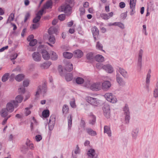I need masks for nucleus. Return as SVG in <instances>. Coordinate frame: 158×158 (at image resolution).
Here are the masks:
<instances>
[{
  "instance_id": "nucleus-1",
  "label": "nucleus",
  "mask_w": 158,
  "mask_h": 158,
  "mask_svg": "<svg viewBox=\"0 0 158 158\" xmlns=\"http://www.w3.org/2000/svg\"><path fill=\"white\" fill-rule=\"evenodd\" d=\"M47 49L48 47L45 45H40L38 48V51L41 53L43 58L45 60H48L50 58V55L47 51Z\"/></svg>"
},
{
  "instance_id": "nucleus-2",
  "label": "nucleus",
  "mask_w": 158,
  "mask_h": 158,
  "mask_svg": "<svg viewBox=\"0 0 158 158\" xmlns=\"http://www.w3.org/2000/svg\"><path fill=\"white\" fill-rule=\"evenodd\" d=\"M57 31V29L54 27H51L48 29V33L49 35L48 40L51 44H53L55 42V38L53 34H56Z\"/></svg>"
},
{
  "instance_id": "nucleus-3",
  "label": "nucleus",
  "mask_w": 158,
  "mask_h": 158,
  "mask_svg": "<svg viewBox=\"0 0 158 158\" xmlns=\"http://www.w3.org/2000/svg\"><path fill=\"white\" fill-rule=\"evenodd\" d=\"M14 105L15 107H17L18 106V104L15 100L12 101L7 103L6 108L7 111L10 112H13L14 110Z\"/></svg>"
},
{
  "instance_id": "nucleus-4",
  "label": "nucleus",
  "mask_w": 158,
  "mask_h": 158,
  "mask_svg": "<svg viewBox=\"0 0 158 158\" xmlns=\"http://www.w3.org/2000/svg\"><path fill=\"white\" fill-rule=\"evenodd\" d=\"M105 98L108 101L114 103L117 102V99L115 96H113L111 93H107L104 95Z\"/></svg>"
},
{
  "instance_id": "nucleus-5",
  "label": "nucleus",
  "mask_w": 158,
  "mask_h": 158,
  "mask_svg": "<svg viewBox=\"0 0 158 158\" xmlns=\"http://www.w3.org/2000/svg\"><path fill=\"white\" fill-rule=\"evenodd\" d=\"M47 90V84L46 82H44L42 86L40 85L38 86L35 95L37 97H38V96L40 93H45L46 92Z\"/></svg>"
},
{
  "instance_id": "nucleus-6",
  "label": "nucleus",
  "mask_w": 158,
  "mask_h": 158,
  "mask_svg": "<svg viewBox=\"0 0 158 158\" xmlns=\"http://www.w3.org/2000/svg\"><path fill=\"white\" fill-rule=\"evenodd\" d=\"M123 111L124 114H125V121L126 123H128L130 119L129 109L128 105L127 104L125 105L123 108Z\"/></svg>"
},
{
  "instance_id": "nucleus-7",
  "label": "nucleus",
  "mask_w": 158,
  "mask_h": 158,
  "mask_svg": "<svg viewBox=\"0 0 158 158\" xmlns=\"http://www.w3.org/2000/svg\"><path fill=\"white\" fill-rule=\"evenodd\" d=\"M90 89L94 91H98L102 89V85L100 82L94 83L91 84Z\"/></svg>"
},
{
  "instance_id": "nucleus-8",
  "label": "nucleus",
  "mask_w": 158,
  "mask_h": 158,
  "mask_svg": "<svg viewBox=\"0 0 158 158\" xmlns=\"http://www.w3.org/2000/svg\"><path fill=\"white\" fill-rule=\"evenodd\" d=\"M143 53V51L142 49H140L138 54V59L137 62V69L139 70H140L141 68L142 58Z\"/></svg>"
},
{
  "instance_id": "nucleus-9",
  "label": "nucleus",
  "mask_w": 158,
  "mask_h": 158,
  "mask_svg": "<svg viewBox=\"0 0 158 158\" xmlns=\"http://www.w3.org/2000/svg\"><path fill=\"white\" fill-rule=\"evenodd\" d=\"M29 84V81L28 80H24L23 81V86H21L18 89L19 93L23 94L25 92V87H27Z\"/></svg>"
},
{
  "instance_id": "nucleus-10",
  "label": "nucleus",
  "mask_w": 158,
  "mask_h": 158,
  "mask_svg": "<svg viewBox=\"0 0 158 158\" xmlns=\"http://www.w3.org/2000/svg\"><path fill=\"white\" fill-rule=\"evenodd\" d=\"M61 11H64L65 13L68 15H70L71 13V8L69 5H67L65 6H62L61 7Z\"/></svg>"
},
{
  "instance_id": "nucleus-11",
  "label": "nucleus",
  "mask_w": 158,
  "mask_h": 158,
  "mask_svg": "<svg viewBox=\"0 0 158 158\" xmlns=\"http://www.w3.org/2000/svg\"><path fill=\"white\" fill-rule=\"evenodd\" d=\"M55 121V118L53 116H51L48 123L49 129L50 131L52 130L54 128Z\"/></svg>"
},
{
  "instance_id": "nucleus-12",
  "label": "nucleus",
  "mask_w": 158,
  "mask_h": 158,
  "mask_svg": "<svg viewBox=\"0 0 158 158\" xmlns=\"http://www.w3.org/2000/svg\"><path fill=\"white\" fill-rule=\"evenodd\" d=\"M104 114L107 118H109L110 116V106L108 105H105L103 108Z\"/></svg>"
},
{
  "instance_id": "nucleus-13",
  "label": "nucleus",
  "mask_w": 158,
  "mask_h": 158,
  "mask_svg": "<svg viewBox=\"0 0 158 158\" xmlns=\"http://www.w3.org/2000/svg\"><path fill=\"white\" fill-rule=\"evenodd\" d=\"M87 155L88 158H97V155H96L95 151L94 149H90L88 151Z\"/></svg>"
},
{
  "instance_id": "nucleus-14",
  "label": "nucleus",
  "mask_w": 158,
  "mask_h": 158,
  "mask_svg": "<svg viewBox=\"0 0 158 158\" xmlns=\"http://www.w3.org/2000/svg\"><path fill=\"white\" fill-rule=\"evenodd\" d=\"M113 15V13L112 12H111L108 14L103 13H101L100 16L102 19L105 20H107L112 17Z\"/></svg>"
},
{
  "instance_id": "nucleus-15",
  "label": "nucleus",
  "mask_w": 158,
  "mask_h": 158,
  "mask_svg": "<svg viewBox=\"0 0 158 158\" xmlns=\"http://www.w3.org/2000/svg\"><path fill=\"white\" fill-rule=\"evenodd\" d=\"M102 68L107 72L110 73H111L113 71V69L112 66L109 64L103 66Z\"/></svg>"
},
{
  "instance_id": "nucleus-16",
  "label": "nucleus",
  "mask_w": 158,
  "mask_h": 158,
  "mask_svg": "<svg viewBox=\"0 0 158 158\" xmlns=\"http://www.w3.org/2000/svg\"><path fill=\"white\" fill-rule=\"evenodd\" d=\"M34 60L36 61H39L40 60L41 57L40 54L37 52H34L32 55Z\"/></svg>"
},
{
  "instance_id": "nucleus-17",
  "label": "nucleus",
  "mask_w": 158,
  "mask_h": 158,
  "mask_svg": "<svg viewBox=\"0 0 158 158\" xmlns=\"http://www.w3.org/2000/svg\"><path fill=\"white\" fill-rule=\"evenodd\" d=\"M102 89H106L109 88L111 84L110 82L108 81H105L102 83L101 84Z\"/></svg>"
},
{
  "instance_id": "nucleus-18",
  "label": "nucleus",
  "mask_w": 158,
  "mask_h": 158,
  "mask_svg": "<svg viewBox=\"0 0 158 158\" xmlns=\"http://www.w3.org/2000/svg\"><path fill=\"white\" fill-rule=\"evenodd\" d=\"M83 55V52L80 50H77L73 52L74 56L77 58H81Z\"/></svg>"
},
{
  "instance_id": "nucleus-19",
  "label": "nucleus",
  "mask_w": 158,
  "mask_h": 158,
  "mask_svg": "<svg viewBox=\"0 0 158 158\" xmlns=\"http://www.w3.org/2000/svg\"><path fill=\"white\" fill-rule=\"evenodd\" d=\"M51 63L50 61H46L40 64V66L41 69H47L51 64Z\"/></svg>"
},
{
  "instance_id": "nucleus-20",
  "label": "nucleus",
  "mask_w": 158,
  "mask_h": 158,
  "mask_svg": "<svg viewBox=\"0 0 158 158\" xmlns=\"http://www.w3.org/2000/svg\"><path fill=\"white\" fill-rule=\"evenodd\" d=\"M86 100L88 103H90L91 104L95 106L97 105L96 98L91 97H88Z\"/></svg>"
},
{
  "instance_id": "nucleus-21",
  "label": "nucleus",
  "mask_w": 158,
  "mask_h": 158,
  "mask_svg": "<svg viewBox=\"0 0 158 158\" xmlns=\"http://www.w3.org/2000/svg\"><path fill=\"white\" fill-rule=\"evenodd\" d=\"M119 76V74H117L116 79L118 83L120 85L122 86L124 85L125 84V82L123 80L122 78L120 77Z\"/></svg>"
},
{
  "instance_id": "nucleus-22",
  "label": "nucleus",
  "mask_w": 158,
  "mask_h": 158,
  "mask_svg": "<svg viewBox=\"0 0 158 158\" xmlns=\"http://www.w3.org/2000/svg\"><path fill=\"white\" fill-rule=\"evenodd\" d=\"M85 130L89 135L92 136H95L97 134L96 132L90 128H86Z\"/></svg>"
},
{
  "instance_id": "nucleus-23",
  "label": "nucleus",
  "mask_w": 158,
  "mask_h": 158,
  "mask_svg": "<svg viewBox=\"0 0 158 158\" xmlns=\"http://www.w3.org/2000/svg\"><path fill=\"white\" fill-rule=\"evenodd\" d=\"M92 32L93 33L94 39L96 40V37H95V36L98 35L99 34V30L95 26L92 28Z\"/></svg>"
},
{
  "instance_id": "nucleus-24",
  "label": "nucleus",
  "mask_w": 158,
  "mask_h": 158,
  "mask_svg": "<svg viewBox=\"0 0 158 158\" xmlns=\"http://www.w3.org/2000/svg\"><path fill=\"white\" fill-rule=\"evenodd\" d=\"M104 132L106 133L109 136H111V132L109 126H105L104 127Z\"/></svg>"
},
{
  "instance_id": "nucleus-25",
  "label": "nucleus",
  "mask_w": 158,
  "mask_h": 158,
  "mask_svg": "<svg viewBox=\"0 0 158 158\" xmlns=\"http://www.w3.org/2000/svg\"><path fill=\"white\" fill-rule=\"evenodd\" d=\"M65 69L68 71H71L73 69V64L70 62L68 63L65 67Z\"/></svg>"
},
{
  "instance_id": "nucleus-26",
  "label": "nucleus",
  "mask_w": 158,
  "mask_h": 158,
  "mask_svg": "<svg viewBox=\"0 0 158 158\" xmlns=\"http://www.w3.org/2000/svg\"><path fill=\"white\" fill-rule=\"evenodd\" d=\"M50 57L52 60H56L58 58V56L53 51H51L50 52Z\"/></svg>"
},
{
  "instance_id": "nucleus-27",
  "label": "nucleus",
  "mask_w": 158,
  "mask_h": 158,
  "mask_svg": "<svg viewBox=\"0 0 158 158\" xmlns=\"http://www.w3.org/2000/svg\"><path fill=\"white\" fill-rule=\"evenodd\" d=\"M118 70L124 77H127V72L124 69L121 68H119Z\"/></svg>"
},
{
  "instance_id": "nucleus-28",
  "label": "nucleus",
  "mask_w": 158,
  "mask_h": 158,
  "mask_svg": "<svg viewBox=\"0 0 158 158\" xmlns=\"http://www.w3.org/2000/svg\"><path fill=\"white\" fill-rule=\"evenodd\" d=\"M95 58V60L98 62H102L104 60V57L100 55H97Z\"/></svg>"
},
{
  "instance_id": "nucleus-29",
  "label": "nucleus",
  "mask_w": 158,
  "mask_h": 158,
  "mask_svg": "<svg viewBox=\"0 0 158 158\" xmlns=\"http://www.w3.org/2000/svg\"><path fill=\"white\" fill-rule=\"evenodd\" d=\"M52 2L51 1H49L47 2L46 4L44 6V9L52 8Z\"/></svg>"
},
{
  "instance_id": "nucleus-30",
  "label": "nucleus",
  "mask_w": 158,
  "mask_h": 158,
  "mask_svg": "<svg viewBox=\"0 0 158 158\" xmlns=\"http://www.w3.org/2000/svg\"><path fill=\"white\" fill-rule=\"evenodd\" d=\"M63 56L64 58L69 59L72 58L73 54L68 52H65L63 53Z\"/></svg>"
},
{
  "instance_id": "nucleus-31",
  "label": "nucleus",
  "mask_w": 158,
  "mask_h": 158,
  "mask_svg": "<svg viewBox=\"0 0 158 158\" xmlns=\"http://www.w3.org/2000/svg\"><path fill=\"white\" fill-rule=\"evenodd\" d=\"M136 2V0H130V5L131 8L132 9V12H134L133 8H134Z\"/></svg>"
},
{
  "instance_id": "nucleus-32",
  "label": "nucleus",
  "mask_w": 158,
  "mask_h": 158,
  "mask_svg": "<svg viewBox=\"0 0 158 158\" xmlns=\"http://www.w3.org/2000/svg\"><path fill=\"white\" fill-rule=\"evenodd\" d=\"M24 77V75L23 74H19L15 77V79L18 81H22Z\"/></svg>"
},
{
  "instance_id": "nucleus-33",
  "label": "nucleus",
  "mask_w": 158,
  "mask_h": 158,
  "mask_svg": "<svg viewBox=\"0 0 158 158\" xmlns=\"http://www.w3.org/2000/svg\"><path fill=\"white\" fill-rule=\"evenodd\" d=\"M69 108L68 105H64L63 106L62 108L63 113L64 114H66L69 112Z\"/></svg>"
},
{
  "instance_id": "nucleus-34",
  "label": "nucleus",
  "mask_w": 158,
  "mask_h": 158,
  "mask_svg": "<svg viewBox=\"0 0 158 158\" xmlns=\"http://www.w3.org/2000/svg\"><path fill=\"white\" fill-rule=\"evenodd\" d=\"M6 109L3 108L2 109L1 111V116L3 117H6L8 115V112Z\"/></svg>"
},
{
  "instance_id": "nucleus-35",
  "label": "nucleus",
  "mask_w": 158,
  "mask_h": 158,
  "mask_svg": "<svg viewBox=\"0 0 158 158\" xmlns=\"http://www.w3.org/2000/svg\"><path fill=\"white\" fill-rule=\"evenodd\" d=\"M16 102L17 104L18 103H21L23 99V97L21 95H18L16 98Z\"/></svg>"
},
{
  "instance_id": "nucleus-36",
  "label": "nucleus",
  "mask_w": 158,
  "mask_h": 158,
  "mask_svg": "<svg viewBox=\"0 0 158 158\" xmlns=\"http://www.w3.org/2000/svg\"><path fill=\"white\" fill-rule=\"evenodd\" d=\"M49 111L48 110H44L42 112V115L44 118H46L49 116Z\"/></svg>"
},
{
  "instance_id": "nucleus-37",
  "label": "nucleus",
  "mask_w": 158,
  "mask_h": 158,
  "mask_svg": "<svg viewBox=\"0 0 158 158\" xmlns=\"http://www.w3.org/2000/svg\"><path fill=\"white\" fill-rule=\"evenodd\" d=\"M15 17V15L14 14L11 13L9 16L7 21L6 22V23H10L11 21L14 20Z\"/></svg>"
},
{
  "instance_id": "nucleus-38",
  "label": "nucleus",
  "mask_w": 158,
  "mask_h": 158,
  "mask_svg": "<svg viewBox=\"0 0 158 158\" xmlns=\"http://www.w3.org/2000/svg\"><path fill=\"white\" fill-rule=\"evenodd\" d=\"M89 123L92 125L94 124L96 121V117L93 115H91L90 117Z\"/></svg>"
},
{
  "instance_id": "nucleus-39",
  "label": "nucleus",
  "mask_w": 158,
  "mask_h": 158,
  "mask_svg": "<svg viewBox=\"0 0 158 158\" xmlns=\"http://www.w3.org/2000/svg\"><path fill=\"white\" fill-rule=\"evenodd\" d=\"M37 123L35 118L34 117H32V120L31 122V130L33 129V127L34 125H37Z\"/></svg>"
},
{
  "instance_id": "nucleus-40",
  "label": "nucleus",
  "mask_w": 158,
  "mask_h": 158,
  "mask_svg": "<svg viewBox=\"0 0 158 158\" xmlns=\"http://www.w3.org/2000/svg\"><path fill=\"white\" fill-rule=\"evenodd\" d=\"M69 127L71 128L72 125V116L70 115L68 117Z\"/></svg>"
},
{
  "instance_id": "nucleus-41",
  "label": "nucleus",
  "mask_w": 158,
  "mask_h": 158,
  "mask_svg": "<svg viewBox=\"0 0 158 158\" xmlns=\"http://www.w3.org/2000/svg\"><path fill=\"white\" fill-rule=\"evenodd\" d=\"M84 80L83 78L78 77L76 79V82L78 84H81L84 82Z\"/></svg>"
},
{
  "instance_id": "nucleus-42",
  "label": "nucleus",
  "mask_w": 158,
  "mask_h": 158,
  "mask_svg": "<svg viewBox=\"0 0 158 158\" xmlns=\"http://www.w3.org/2000/svg\"><path fill=\"white\" fill-rule=\"evenodd\" d=\"M31 13L30 11H27L26 12V14L25 16V18L24 19V22H26L27 20L29 19L30 17Z\"/></svg>"
},
{
  "instance_id": "nucleus-43",
  "label": "nucleus",
  "mask_w": 158,
  "mask_h": 158,
  "mask_svg": "<svg viewBox=\"0 0 158 158\" xmlns=\"http://www.w3.org/2000/svg\"><path fill=\"white\" fill-rule=\"evenodd\" d=\"M65 78L67 81H70L73 79V75L71 73H68L65 77Z\"/></svg>"
},
{
  "instance_id": "nucleus-44",
  "label": "nucleus",
  "mask_w": 158,
  "mask_h": 158,
  "mask_svg": "<svg viewBox=\"0 0 158 158\" xmlns=\"http://www.w3.org/2000/svg\"><path fill=\"white\" fill-rule=\"evenodd\" d=\"M9 74V73H6L4 74L2 78V81L3 82L6 81L8 79Z\"/></svg>"
},
{
  "instance_id": "nucleus-45",
  "label": "nucleus",
  "mask_w": 158,
  "mask_h": 158,
  "mask_svg": "<svg viewBox=\"0 0 158 158\" xmlns=\"http://www.w3.org/2000/svg\"><path fill=\"white\" fill-rule=\"evenodd\" d=\"M26 145L27 146L29 147V148L31 149H33L34 148V146L33 144L31 143L30 140H27L26 143Z\"/></svg>"
},
{
  "instance_id": "nucleus-46",
  "label": "nucleus",
  "mask_w": 158,
  "mask_h": 158,
  "mask_svg": "<svg viewBox=\"0 0 158 158\" xmlns=\"http://www.w3.org/2000/svg\"><path fill=\"white\" fill-rule=\"evenodd\" d=\"M41 18V16L39 15H36V16L34 19L33 20V23H38V22L40 20Z\"/></svg>"
},
{
  "instance_id": "nucleus-47",
  "label": "nucleus",
  "mask_w": 158,
  "mask_h": 158,
  "mask_svg": "<svg viewBox=\"0 0 158 158\" xmlns=\"http://www.w3.org/2000/svg\"><path fill=\"white\" fill-rule=\"evenodd\" d=\"M96 47L97 49L104 51L102 50L103 46L102 44H100L99 42H97Z\"/></svg>"
},
{
  "instance_id": "nucleus-48",
  "label": "nucleus",
  "mask_w": 158,
  "mask_h": 158,
  "mask_svg": "<svg viewBox=\"0 0 158 158\" xmlns=\"http://www.w3.org/2000/svg\"><path fill=\"white\" fill-rule=\"evenodd\" d=\"M138 130L136 129L134 130L132 133V135L133 138L135 139L137 136Z\"/></svg>"
},
{
  "instance_id": "nucleus-49",
  "label": "nucleus",
  "mask_w": 158,
  "mask_h": 158,
  "mask_svg": "<svg viewBox=\"0 0 158 158\" xmlns=\"http://www.w3.org/2000/svg\"><path fill=\"white\" fill-rule=\"evenodd\" d=\"M87 58L89 60H90L93 59L94 58L93 53L90 52L87 54Z\"/></svg>"
},
{
  "instance_id": "nucleus-50",
  "label": "nucleus",
  "mask_w": 158,
  "mask_h": 158,
  "mask_svg": "<svg viewBox=\"0 0 158 158\" xmlns=\"http://www.w3.org/2000/svg\"><path fill=\"white\" fill-rule=\"evenodd\" d=\"M30 42L29 45L31 46H34L36 44L37 42V40L36 39L32 40H31Z\"/></svg>"
},
{
  "instance_id": "nucleus-51",
  "label": "nucleus",
  "mask_w": 158,
  "mask_h": 158,
  "mask_svg": "<svg viewBox=\"0 0 158 158\" xmlns=\"http://www.w3.org/2000/svg\"><path fill=\"white\" fill-rule=\"evenodd\" d=\"M34 23L33 24L32 26L31 27V28L33 29H35L37 28L39 26L40 24L39 23Z\"/></svg>"
},
{
  "instance_id": "nucleus-52",
  "label": "nucleus",
  "mask_w": 158,
  "mask_h": 158,
  "mask_svg": "<svg viewBox=\"0 0 158 158\" xmlns=\"http://www.w3.org/2000/svg\"><path fill=\"white\" fill-rule=\"evenodd\" d=\"M31 107H30V108L27 107L25 109V113L26 116L30 114L31 113V111L30 110V109Z\"/></svg>"
},
{
  "instance_id": "nucleus-53",
  "label": "nucleus",
  "mask_w": 158,
  "mask_h": 158,
  "mask_svg": "<svg viewBox=\"0 0 158 158\" xmlns=\"http://www.w3.org/2000/svg\"><path fill=\"white\" fill-rule=\"evenodd\" d=\"M153 96L155 98L158 97V89L156 88L154 90Z\"/></svg>"
},
{
  "instance_id": "nucleus-54",
  "label": "nucleus",
  "mask_w": 158,
  "mask_h": 158,
  "mask_svg": "<svg viewBox=\"0 0 158 158\" xmlns=\"http://www.w3.org/2000/svg\"><path fill=\"white\" fill-rule=\"evenodd\" d=\"M149 6H150V10H153L154 7V5L153 1H150L149 4Z\"/></svg>"
},
{
  "instance_id": "nucleus-55",
  "label": "nucleus",
  "mask_w": 158,
  "mask_h": 158,
  "mask_svg": "<svg viewBox=\"0 0 158 158\" xmlns=\"http://www.w3.org/2000/svg\"><path fill=\"white\" fill-rule=\"evenodd\" d=\"M65 15L63 14L59 15L58 17V19L61 21L64 20L65 19Z\"/></svg>"
},
{
  "instance_id": "nucleus-56",
  "label": "nucleus",
  "mask_w": 158,
  "mask_h": 158,
  "mask_svg": "<svg viewBox=\"0 0 158 158\" xmlns=\"http://www.w3.org/2000/svg\"><path fill=\"white\" fill-rule=\"evenodd\" d=\"M35 139L36 141H40L42 139V137L40 135H38L35 136Z\"/></svg>"
},
{
  "instance_id": "nucleus-57",
  "label": "nucleus",
  "mask_w": 158,
  "mask_h": 158,
  "mask_svg": "<svg viewBox=\"0 0 158 158\" xmlns=\"http://www.w3.org/2000/svg\"><path fill=\"white\" fill-rule=\"evenodd\" d=\"M71 106L73 108L76 107V105H75V101L74 100H72L70 103Z\"/></svg>"
},
{
  "instance_id": "nucleus-58",
  "label": "nucleus",
  "mask_w": 158,
  "mask_h": 158,
  "mask_svg": "<svg viewBox=\"0 0 158 158\" xmlns=\"http://www.w3.org/2000/svg\"><path fill=\"white\" fill-rule=\"evenodd\" d=\"M116 26H118L122 29L124 28V26L123 24L120 22H116Z\"/></svg>"
},
{
  "instance_id": "nucleus-59",
  "label": "nucleus",
  "mask_w": 158,
  "mask_h": 158,
  "mask_svg": "<svg viewBox=\"0 0 158 158\" xmlns=\"http://www.w3.org/2000/svg\"><path fill=\"white\" fill-rule=\"evenodd\" d=\"M18 56V54L17 53H15L12 55L10 59L12 60H15L17 57Z\"/></svg>"
},
{
  "instance_id": "nucleus-60",
  "label": "nucleus",
  "mask_w": 158,
  "mask_h": 158,
  "mask_svg": "<svg viewBox=\"0 0 158 158\" xmlns=\"http://www.w3.org/2000/svg\"><path fill=\"white\" fill-rule=\"evenodd\" d=\"M34 35H30L27 38V40L29 42L32 40H34Z\"/></svg>"
},
{
  "instance_id": "nucleus-61",
  "label": "nucleus",
  "mask_w": 158,
  "mask_h": 158,
  "mask_svg": "<svg viewBox=\"0 0 158 158\" xmlns=\"http://www.w3.org/2000/svg\"><path fill=\"white\" fill-rule=\"evenodd\" d=\"M143 29L142 30L143 32L144 33L145 35H147V34L146 32V26L145 25H143Z\"/></svg>"
},
{
  "instance_id": "nucleus-62",
  "label": "nucleus",
  "mask_w": 158,
  "mask_h": 158,
  "mask_svg": "<svg viewBox=\"0 0 158 158\" xmlns=\"http://www.w3.org/2000/svg\"><path fill=\"white\" fill-rule=\"evenodd\" d=\"M80 10L81 12V15H83L84 14L85 12V10L84 8L83 7L81 8L80 9Z\"/></svg>"
},
{
  "instance_id": "nucleus-63",
  "label": "nucleus",
  "mask_w": 158,
  "mask_h": 158,
  "mask_svg": "<svg viewBox=\"0 0 158 158\" xmlns=\"http://www.w3.org/2000/svg\"><path fill=\"white\" fill-rule=\"evenodd\" d=\"M125 3L123 2H120L119 3V6L121 8H123L125 7Z\"/></svg>"
},
{
  "instance_id": "nucleus-64",
  "label": "nucleus",
  "mask_w": 158,
  "mask_h": 158,
  "mask_svg": "<svg viewBox=\"0 0 158 158\" xmlns=\"http://www.w3.org/2000/svg\"><path fill=\"white\" fill-rule=\"evenodd\" d=\"M35 67L34 64H30L29 66V69L30 70H32Z\"/></svg>"
}]
</instances>
